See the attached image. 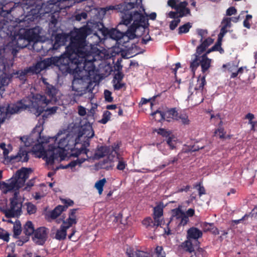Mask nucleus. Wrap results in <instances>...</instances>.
<instances>
[{"instance_id": "f257e3e1", "label": "nucleus", "mask_w": 257, "mask_h": 257, "mask_svg": "<svg viewBox=\"0 0 257 257\" xmlns=\"http://www.w3.org/2000/svg\"><path fill=\"white\" fill-rule=\"evenodd\" d=\"M92 32V29L86 25L72 33L71 36L68 34H57L55 37L54 43L49 49L57 50L70 39V44L66 47L65 52L59 57L53 58L52 63L62 72L71 73L74 75L71 86L72 92L69 96L71 99L75 102H77V99L86 92L83 79L86 74L84 73L90 74L95 68L93 63L96 59L92 46L98 45L103 39L95 33L92 38L96 41L93 44L90 43V45H88L86 38Z\"/></svg>"}, {"instance_id": "f03ea898", "label": "nucleus", "mask_w": 257, "mask_h": 257, "mask_svg": "<svg viewBox=\"0 0 257 257\" xmlns=\"http://www.w3.org/2000/svg\"><path fill=\"white\" fill-rule=\"evenodd\" d=\"M52 114L44 113L42 116V122L39 120L38 124L33 129V132L34 133L37 132L39 139L37 140L38 144H35L33 147V153L38 158H43L48 165H52L57 158V154L54 152L57 148L65 151L70 150L71 152V156L77 157V159L71 161L62 168H70L74 171L75 166H80L85 161L91 158L88 154L89 150L82 149V147H80V143L77 140L76 134L68 129L60 130L54 137L41 138V133L43 130L42 124L44 122V120Z\"/></svg>"}, {"instance_id": "7ed1b4c3", "label": "nucleus", "mask_w": 257, "mask_h": 257, "mask_svg": "<svg viewBox=\"0 0 257 257\" xmlns=\"http://www.w3.org/2000/svg\"><path fill=\"white\" fill-rule=\"evenodd\" d=\"M43 81L46 85L45 91L49 97V99L44 95H37L32 100L23 99L14 103L0 105V112H18L26 110H31V108H34L36 112H56L57 107L49 108L47 106L50 101H57L56 94L58 90L56 87L46 82L45 80Z\"/></svg>"}, {"instance_id": "20e7f679", "label": "nucleus", "mask_w": 257, "mask_h": 257, "mask_svg": "<svg viewBox=\"0 0 257 257\" xmlns=\"http://www.w3.org/2000/svg\"><path fill=\"white\" fill-rule=\"evenodd\" d=\"M132 21L133 24L124 33H122V36L117 42L119 45L123 47L121 49L128 53H131L134 47H136L135 44H130V41L136 37L137 30L141 28L145 29L148 25L146 17L143 16L138 11H134V15L124 14L122 17V21L120 24L128 26Z\"/></svg>"}, {"instance_id": "39448f33", "label": "nucleus", "mask_w": 257, "mask_h": 257, "mask_svg": "<svg viewBox=\"0 0 257 257\" xmlns=\"http://www.w3.org/2000/svg\"><path fill=\"white\" fill-rule=\"evenodd\" d=\"M141 4V0H124L123 3L118 5H110L105 8L96 9L93 6H89L88 8H85V11L86 12L92 11L93 10L99 13L101 12L103 15H105L106 12L109 10H114L117 12L121 13V19L124 14L134 15V12H130L129 11L135 8H138V5Z\"/></svg>"}, {"instance_id": "423d86ee", "label": "nucleus", "mask_w": 257, "mask_h": 257, "mask_svg": "<svg viewBox=\"0 0 257 257\" xmlns=\"http://www.w3.org/2000/svg\"><path fill=\"white\" fill-rule=\"evenodd\" d=\"M71 131L76 134L82 149L88 150L87 148L90 145L89 140L94 135L91 124L89 122H86L83 125L74 127Z\"/></svg>"}, {"instance_id": "0eeeda50", "label": "nucleus", "mask_w": 257, "mask_h": 257, "mask_svg": "<svg viewBox=\"0 0 257 257\" xmlns=\"http://www.w3.org/2000/svg\"><path fill=\"white\" fill-rule=\"evenodd\" d=\"M20 34L18 36L17 45L20 48H23L26 47L31 42H37L40 37V29L39 27H36L34 28L24 30L22 33L20 32Z\"/></svg>"}, {"instance_id": "6e6552de", "label": "nucleus", "mask_w": 257, "mask_h": 257, "mask_svg": "<svg viewBox=\"0 0 257 257\" xmlns=\"http://www.w3.org/2000/svg\"><path fill=\"white\" fill-rule=\"evenodd\" d=\"M19 192H15L13 198L11 199L10 207L4 210L7 218L18 217L22 213L23 200L18 196Z\"/></svg>"}, {"instance_id": "1a4fd4ad", "label": "nucleus", "mask_w": 257, "mask_h": 257, "mask_svg": "<svg viewBox=\"0 0 257 257\" xmlns=\"http://www.w3.org/2000/svg\"><path fill=\"white\" fill-rule=\"evenodd\" d=\"M158 114L161 120H164L170 122L174 120H177L184 124H187L189 122L187 113H151L153 118H156Z\"/></svg>"}, {"instance_id": "9d476101", "label": "nucleus", "mask_w": 257, "mask_h": 257, "mask_svg": "<svg viewBox=\"0 0 257 257\" xmlns=\"http://www.w3.org/2000/svg\"><path fill=\"white\" fill-rule=\"evenodd\" d=\"M21 188L18 184V181L14 177H12L8 180V183L2 181L0 182V189L2 191L3 193L6 194L9 192L17 190Z\"/></svg>"}, {"instance_id": "9b49d317", "label": "nucleus", "mask_w": 257, "mask_h": 257, "mask_svg": "<svg viewBox=\"0 0 257 257\" xmlns=\"http://www.w3.org/2000/svg\"><path fill=\"white\" fill-rule=\"evenodd\" d=\"M161 93L156 95L153 96L149 99H147L145 98H142L141 101L139 103L140 105L143 106L144 105H148L151 110L152 112H156L159 113L162 112L161 110H160L158 108V105L159 104L158 101L156 100V98L157 97L160 96Z\"/></svg>"}, {"instance_id": "f8f14e48", "label": "nucleus", "mask_w": 257, "mask_h": 257, "mask_svg": "<svg viewBox=\"0 0 257 257\" xmlns=\"http://www.w3.org/2000/svg\"><path fill=\"white\" fill-rule=\"evenodd\" d=\"M32 172V170L31 168H22L16 172L15 176L13 177L18 181V184L22 187Z\"/></svg>"}, {"instance_id": "ddd939ff", "label": "nucleus", "mask_w": 257, "mask_h": 257, "mask_svg": "<svg viewBox=\"0 0 257 257\" xmlns=\"http://www.w3.org/2000/svg\"><path fill=\"white\" fill-rule=\"evenodd\" d=\"M48 229L45 227L37 228L34 232V241L39 245L45 243L47 238Z\"/></svg>"}, {"instance_id": "4468645a", "label": "nucleus", "mask_w": 257, "mask_h": 257, "mask_svg": "<svg viewBox=\"0 0 257 257\" xmlns=\"http://www.w3.org/2000/svg\"><path fill=\"white\" fill-rule=\"evenodd\" d=\"M101 25L102 28L99 29V31L104 37H105L108 35L110 38L116 41L117 43L122 36V33L115 29H112L110 30H108L107 29L104 28L102 24H101Z\"/></svg>"}, {"instance_id": "2eb2a0df", "label": "nucleus", "mask_w": 257, "mask_h": 257, "mask_svg": "<svg viewBox=\"0 0 257 257\" xmlns=\"http://www.w3.org/2000/svg\"><path fill=\"white\" fill-rule=\"evenodd\" d=\"M202 232L196 227H192L187 231V239H194L196 246H199V242L198 240L199 238L202 236Z\"/></svg>"}, {"instance_id": "dca6fc26", "label": "nucleus", "mask_w": 257, "mask_h": 257, "mask_svg": "<svg viewBox=\"0 0 257 257\" xmlns=\"http://www.w3.org/2000/svg\"><path fill=\"white\" fill-rule=\"evenodd\" d=\"M163 207V205L160 204L154 208L153 218L156 221L157 226L162 225Z\"/></svg>"}, {"instance_id": "f3484780", "label": "nucleus", "mask_w": 257, "mask_h": 257, "mask_svg": "<svg viewBox=\"0 0 257 257\" xmlns=\"http://www.w3.org/2000/svg\"><path fill=\"white\" fill-rule=\"evenodd\" d=\"M28 152L23 148H21L18 154L16 156H12L10 157L11 161L27 162L29 160Z\"/></svg>"}, {"instance_id": "a211bd4d", "label": "nucleus", "mask_w": 257, "mask_h": 257, "mask_svg": "<svg viewBox=\"0 0 257 257\" xmlns=\"http://www.w3.org/2000/svg\"><path fill=\"white\" fill-rule=\"evenodd\" d=\"M188 3L186 1L181 2L177 4V6L175 10L177 11L179 14V17L182 18L184 16H187V15L190 14L189 9L186 7Z\"/></svg>"}, {"instance_id": "6ab92c4d", "label": "nucleus", "mask_w": 257, "mask_h": 257, "mask_svg": "<svg viewBox=\"0 0 257 257\" xmlns=\"http://www.w3.org/2000/svg\"><path fill=\"white\" fill-rule=\"evenodd\" d=\"M214 40L210 37L203 39L200 44L196 48L197 54H202L206 49L213 43Z\"/></svg>"}, {"instance_id": "aec40b11", "label": "nucleus", "mask_w": 257, "mask_h": 257, "mask_svg": "<svg viewBox=\"0 0 257 257\" xmlns=\"http://www.w3.org/2000/svg\"><path fill=\"white\" fill-rule=\"evenodd\" d=\"M70 227L63 222L60 228L56 231L55 238L59 240H64L66 237L67 230Z\"/></svg>"}, {"instance_id": "412c9836", "label": "nucleus", "mask_w": 257, "mask_h": 257, "mask_svg": "<svg viewBox=\"0 0 257 257\" xmlns=\"http://www.w3.org/2000/svg\"><path fill=\"white\" fill-rule=\"evenodd\" d=\"M12 75H9L6 73L0 76V94L2 95L5 91V87L9 85Z\"/></svg>"}, {"instance_id": "4be33fe9", "label": "nucleus", "mask_w": 257, "mask_h": 257, "mask_svg": "<svg viewBox=\"0 0 257 257\" xmlns=\"http://www.w3.org/2000/svg\"><path fill=\"white\" fill-rule=\"evenodd\" d=\"M78 209H72L70 210L68 218L65 220L62 219L63 222L68 225V227H71L73 224L77 223V219L76 216V212Z\"/></svg>"}, {"instance_id": "5701e85b", "label": "nucleus", "mask_w": 257, "mask_h": 257, "mask_svg": "<svg viewBox=\"0 0 257 257\" xmlns=\"http://www.w3.org/2000/svg\"><path fill=\"white\" fill-rule=\"evenodd\" d=\"M201 71L203 73L206 72L211 66V59L205 55H202L200 60Z\"/></svg>"}, {"instance_id": "b1692460", "label": "nucleus", "mask_w": 257, "mask_h": 257, "mask_svg": "<svg viewBox=\"0 0 257 257\" xmlns=\"http://www.w3.org/2000/svg\"><path fill=\"white\" fill-rule=\"evenodd\" d=\"M200 55L201 54H197V52L196 51L195 53L193 55V56L194 57V59L190 62V68L194 75L195 73L196 69L200 65Z\"/></svg>"}, {"instance_id": "393cba45", "label": "nucleus", "mask_w": 257, "mask_h": 257, "mask_svg": "<svg viewBox=\"0 0 257 257\" xmlns=\"http://www.w3.org/2000/svg\"><path fill=\"white\" fill-rule=\"evenodd\" d=\"M110 149L109 146H101L98 149L97 152L95 153V155L99 158L105 156H108L107 158H112Z\"/></svg>"}, {"instance_id": "a878e982", "label": "nucleus", "mask_w": 257, "mask_h": 257, "mask_svg": "<svg viewBox=\"0 0 257 257\" xmlns=\"http://www.w3.org/2000/svg\"><path fill=\"white\" fill-rule=\"evenodd\" d=\"M98 166L101 169L109 170L114 166L113 162L110 158H106L99 162Z\"/></svg>"}, {"instance_id": "bb28decb", "label": "nucleus", "mask_w": 257, "mask_h": 257, "mask_svg": "<svg viewBox=\"0 0 257 257\" xmlns=\"http://www.w3.org/2000/svg\"><path fill=\"white\" fill-rule=\"evenodd\" d=\"M178 160V157H173L170 158L166 162H164L163 164L162 165L158 166L156 170H154L153 171H152V172H154L157 170H160L164 168H165L166 166H168L171 164H173L177 162ZM151 171H150L149 169H146V172H151Z\"/></svg>"}, {"instance_id": "cd10ccee", "label": "nucleus", "mask_w": 257, "mask_h": 257, "mask_svg": "<svg viewBox=\"0 0 257 257\" xmlns=\"http://www.w3.org/2000/svg\"><path fill=\"white\" fill-rule=\"evenodd\" d=\"M139 10V11H138L140 14H141V15H142L144 17H146L147 19V22H148V17H149L150 19L152 20H155L156 18V17H157V14L155 12H153L152 13H151L149 15H148L146 12H145V9L144 8V7H143V5H142V0H141V4H139L138 5V8ZM148 25H147V27H146L145 28H147L148 27V25H149V23H148Z\"/></svg>"}, {"instance_id": "c85d7f7f", "label": "nucleus", "mask_w": 257, "mask_h": 257, "mask_svg": "<svg viewBox=\"0 0 257 257\" xmlns=\"http://www.w3.org/2000/svg\"><path fill=\"white\" fill-rule=\"evenodd\" d=\"M126 253L128 257H150L147 252L141 250L134 251L131 248L127 249Z\"/></svg>"}, {"instance_id": "c756f323", "label": "nucleus", "mask_w": 257, "mask_h": 257, "mask_svg": "<svg viewBox=\"0 0 257 257\" xmlns=\"http://www.w3.org/2000/svg\"><path fill=\"white\" fill-rule=\"evenodd\" d=\"M66 210V207L62 205H58L49 213V216L52 219H56L61 213Z\"/></svg>"}, {"instance_id": "7c9ffc66", "label": "nucleus", "mask_w": 257, "mask_h": 257, "mask_svg": "<svg viewBox=\"0 0 257 257\" xmlns=\"http://www.w3.org/2000/svg\"><path fill=\"white\" fill-rule=\"evenodd\" d=\"M23 232L27 236H30L34 233V227L31 221H28L26 222L24 227Z\"/></svg>"}, {"instance_id": "2f4dec72", "label": "nucleus", "mask_w": 257, "mask_h": 257, "mask_svg": "<svg viewBox=\"0 0 257 257\" xmlns=\"http://www.w3.org/2000/svg\"><path fill=\"white\" fill-rule=\"evenodd\" d=\"M116 159L118 161L116 169L119 171H123L127 166L126 161L120 155H117Z\"/></svg>"}, {"instance_id": "473e14b6", "label": "nucleus", "mask_w": 257, "mask_h": 257, "mask_svg": "<svg viewBox=\"0 0 257 257\" xmlns=\"http://www.w3.org/2000/svg\"><path fill=\"white\" fill-rule=\"evenodd\" d=\"M182 248L186 251L189 252H192L194 251V245L191 239H187V240L182 243L181 245Z\"/></svg>"}, {"instance_id": "72a5a7b5", "label": "nucleus", "mask_w": 257, "mask_h": 257, "mask_svg": "<svg viewBox=\"0 0 257 257\" xmlns=\"http://www.w3.org/2000/svg\"><path fill=\"white\" fill-rule=\"evenodd\" d=\"M206 84L205 76H203L198 77L197 82L196 85L195 89L196 90H200L202 91L203 89L204 85Z\"/></svg>"}, {"instance_id": "f704fd0d", "label": "nucleus", "mask_w": 257, "mask_h": 257, "mask_svg": "<svg viewBox=\"0 0 257 257\" xmlns=\"http://www.w3.org/2000/svg\"><path fill=\"white\" fill-rule=\"evenodd\" d=\"M25 207L26 208L28 214L31 215L36 212L37 209V207L31 202L26 203L24 205V207Z\"/></svg>"}, {"instance_id": "c9c22d12", "label": "nucleus", "mask_w": 257, "mask_h": 257, "mask_svg": "<svg viewBox=\"0 0 257 257\" xmlns=\"http://www.w3.org/2000/svg\"><path fill=\"white\" fill-rule=\"evenodd\" d=\"M192 26V24L190 22H188L180 26L178 28V34L181 35L184 33H188Z\"/></svg>"}, {"instance_id": "e433bc0d", "label": "nucleus", "mask_w": 257, "mask_h": 257, "mask_svg": "<svg viewBox=\"0 0 257 257\" xmlns=\"http://www.w3.org/2000/svg\"><path fill=\"white\" fill-rule=\"evenodd\" d=\"M143 224L146 227H157L156 221H154L151 217H147L144 219L142 221Z\"/></svg>"}, {"instance_id": "4c0bfd02", "label": "nucleus", "mask_w": 257, "mask_h": 257, "mask_svg": "<svg viewBox=\"0 0 257 257\" xmlns=\"http://www.w3.org/2000/svg\"><path fill=\"white\" fill-rule=\"evenodd\" d=\"M106 181L105 178L99 180L97 181L95 184V188L98 190V193L101 195L103 191V186L106 183Z\"/></svg>"}, {"instance_id": "58836bf2", "label": "nucleus", "mask_w": 257, "mask_h": 257, "mask_svg": "<svg viewBox=\"0 0 257 257\" xmlns=\"http://www.w3.org/2000/svg\"><path fill=\"white\" fill-rule=\"evenodd\" d=\"M221 45L222 40H220V39H217L216 42L214 45L212 47V48L214 51H218L220 54H223L224 53V51L221 47Z\"/></svg>"}, {"instance_id": "ea45409f", "label": "nucleus", "mask_w": 257, "mask_h": 257, "mask_svg": "<svg viewBox=\"0 0 257 257\" xmlns=\"http://www.w3.org/2000/svg\"><path fill=\"white\" fill-rule=\"evenodd\" d=\"M226 24L223 26L221 29H220V31L219 34L218 35V39H220V40H222V38L224 37L225 34L227 33V27L228 24L230 23V21L227 19L226 20Z\"/></svg>"}, {"instance_id": "a19ab883", "label": "nucleus", "mask_w": 257, "mask_h": 257, "mask_svg": "<svg viewBox=\"0 0 257 257\" xmlns=\"http://www.w3.org/2000/svg\"><path fill=\"white\" fill-rule=\"evenodd\" d=\"M121 66H118V71L115 73L113 80L116 81H121L124 76L123 74L121 72Z\"/></svg>"}, {"instance_id": "79ce46f5", "label": "nucleus", "mask_w": 257, "mask_h": 257, "mask_svg": "<svg viewBox=\"0 0 257 257\" xmlns=\"http://www.w3.org/2000/svg\"><path fill=\"white\" fill-rule=\"evenodd\" d=\"M184 213L180 208H176L172 210V217L176 218L177 219H179Z\"/></svg>"}, {"instance_id": "37998d69", "label": "nucleus", "mask_w": 257, "mask_h": 257, "mask_svg": "<svg viewBox=\"0 0 257 257\" xmlns=\"http://www.w3.org/2000/svg\"><path fill=\"white\" fill-rule=\"evenodd\" d=\"M110 149V151L112 156V158L114 157L115 155H120L118 153V151L119 150V146L118 144H114L111 146H109Z\"/></svg>"}, {"instance_id": "c03bdc74", "label": "nucleus", "mask_w": 257, "mask_h": 257, "mask_svg": "<svg viewBox=\"0 0 257 257\" xmlns=\"http://www.w3.org/2000/svg\"><path fill=\"white\" fill-rule=\"evenodd\" d=\"M112 82L113 83V88L115 90H119L125 86V84L121 82V81H116L115 80H112Z\"/></svg>"}, {"instance_id": "a18cd8bd", "label": "nucleus", "mask_w": 257, "mask_h": 257, "mask_svg": "<svg viewBox=\"0 0 257 257\" xmlns=\"http://www.w3.org/2000/svg\"><path fill=\"white\" fill-rule=\"evenodd\" d=\"M156 132L159 135L163 136V137H166L167 139L169 137H171V132L167 131L164 128H159V130H156Z\"/></svg>"}, {"instance_id": "49530a36", "label": "nucleus", "mask_w": 257, "mask_h": 257, "mask_svg": "<svg viewBox=\"0 0 257 257\" xmlns=\"http://www.w3.org/2000/svg\"><path fill=\"white\" fill-rule=\"evenodd\" d=\"M61 201L64 205L63 207H66V210L69 206H72L74 204V201L70 199H61Z\"/></svg>"}, {"instance_id": "de8ad7c7", "label": "nucleus", "mask_w": 257, "mask_h": 257, "mask_svg": "<svg viewBox=\"0 0 257 257\" xmlns=\"http://www.w3.org/2000/svg\"><path fill=\"white\" fill-rule=\"evenodd\" d=\"M87 17V14L85 12L77 14L75 15V20L77 21H80L82 20H85Z\"/></svg>"}, {"instance_id": "09e8293b", "label": "nucleus", "mask_w": 257, "mask_h": 257, "mask_svg": "<svg viewBox=\"0 0 257 257\" xmlns=\"http://www.w3.org/2000/svg\"><path fill=\"white\" fill-rule=\"evenodd\" d=\"M225 133L224 129L220 127L215 131L214 136L216 137H218L220 139H223L224 138Z\"/></svg>"}, {"instance_id": "8fccbe9b", "label": "nucleus", "mask_w": 257, "mask_h": 257, "mask_svg": "<svg viewBox=\"0 0 257 257\" xmlns=\"http://www.w3.org/2000/svg\"><path fill=\"white\" fill-rule=\"evenodd\" d=\"M197 34L201 37L200 42H202V40L207 36L208 32L207 30H203L201 29H198L197 30Z\"/></svg>"}, {"instance_id": "3c124183", "label": "nucleus", "mask_w": 257, "mask_h": 257, "mask_svg": "<svg viewBox=\"0 0 257 257\" xmlns=\"http://www.w3.org/2000/svg\"><path fill=\"white\" fill-rule=\"evenodd\" d=\"M179 220H180L179 225L182 226L186 225L189 220V218L185 213Z\"/></svg>"}, {"instance_id": "603ef678", "label": "nucleus", "mask_w": 257, "mask_h": 257, "mask_svg": "<svg viewBox=\"0 0 257 257\" xmlns=\"http://www.w3.org/2000/svg\"><path fill=\"white\" fill-rule=\"evenodd\" d=\"M180 22V19H175L172 21H171L170 25H169V28L170 30H175L176 27L178 26V24Z\"/></svg>"}, {"instance_id": "864d4df0", "label": "nucleus", "mask_w": 257, "mask_h": 257, "mask_svg": "<svg viewBox=\"0 0 257 257\" xmlns=\"http://www.w3.org/2000/svg\"><path fill=\"white\" fill-rule=\"evenodd\" d=\"M111 113H103L102 118L98 121L102 124H105L110 118Z\"/></svg>"}, {"instance_id": "5fc2aeb1", "label": "nucleus", "mask_w": 257, "mask_h": 257, "mask_svg": "<svg viewBox=\"0 0 257 257\" xmlns=\"http://www.w3.org/2000/svg\"><path fill=\"white\" fill-rule=\"evenodd\" d=\"M20 139L24 142V145L26 147L31 146V143L32 142V139L30 137L23 136L21 137Z\"/></svg>"}, {"instance_id": "6e6d98bb", "label": "nucleus", "mask_w": 257, "mask_h": 257, "mask_svg": "<svg viewBox=\"0 0 257 257\" xmlns=\"http://www.w3.org/2000/svg\"><path fill=\"white\" fill-rule=\"evenodd\" d=\"M163 248L161 246H157L155 249V252L157 257H165V252H163Z\"/></svg>"}, {"instance_id": "4d7b16f0", "label": "nucleus", "mask_w": 257, "mask_h": 257, "mask_svg": "<svg viewBox=\"0 0 257 257\" xmlns=\"http://www.w3.org/2000/svg\"><path fill=\"white\" fill-rule=\"evenodd\" d=\"M194 187L195 188L198 187V190L199 196H201L202 195L205 194V193H206L205 189L203 186L201 185L200 183L196 184Z\"/></svg>"}, {"instance_id": "13d9d810", "label": "nucleus", "mask_w": 257, "mask_h": 257, "mask_svg": "<svg viewBox=\"0 0 257 257\" xmlns=\"http://www.w3.org/2000/svg\"><path fill=\"white\" fill-rule=\"evenodd\" d=\"M41 64V63H38L36 65V66L30 67L29 71L32 72L33 73L39 72L42 70V68H40V67Z\"/></svg>"}, {"instance_id": "bf43d9fd", "label": "nucleus", "mask_w": 257, "mask_h": 257, "mask_svg": "<svg viewBox=\"0 0 257 257\" xmlns=\"http://www.w3.org/2000/svg\"><path fill=\"white\" fill-rule=\"evenodd\" d=\"M104 94L105 99L107 101L110 102L113 100V98L111 97V92L110 91L105 90Z\"/></svg>"}, {"instance_id": "052dcab7", "label": "nucleus", "mask_w": 257, "mask_h": 257, "mask_svg": "<svg viewBox=\"0 0 257 257\" xmlns=\"http://www.w3.org/2000/svg\"><path fill=\"white\" fill-rule=\"evenodd\" d=\"M237 13V10L234 7H229L227 9L226 11V15L227 16H231L232 15H235Z\"/></svg>"}, {"instance_id": "680f3d73", "label": "nucleus", "mask_w": 257, "mask_h": 257, "mask_svg": "<svg viewBox=\"0 0 257 257\" xmlns=\"http://www.w3.org/2000/svg\"><path fill=\"white\" fill-rule=\"evenodd\" d=\"M22 232L21 227L19 225H16L14 226V234L15 236L19 235Z\"/></svg>"}, {"instance_id": "e2e57ef3", "label": "nucleus", "mask_w": 257, "mask_h": 257, "mask_svg": "<svg viewBox=\"0 0 257 257\" xmlns=\"http://www.w3.org/2000/svg\"><path fill=\"white\" fill-rule=\"evenodd\" d=\"M166 142L168 146L170 147L171 150H173L175 148L174 142L173 141V139L171 137H169L167 139Z\"/></svg>"}, {"instance_id": "0e129e2a", "label": "nucleus", "mask_w": 257, "mask_h": 257, "mask_svg": "<svg viewBox=\"0 0 257 257\" xmlns=\"http://www.w3.org/2000/svg\"><path fill=\"white\" fill-rule=\"evenodd\" d=\"M168 16L171 19H179V14L176 11V12L171 11L168 14Z\"/></svg>"}, {"instance_id": "69168bd1", "label": "nucleus", "mask_w": 257, "mask_h": 257, "mask_svg": "<svg viewBox=\"0 0 257 257\" xmlns=\"http://www.w3.org/2000/svg\"><path fill=\"white\" fill-rule=\"evenodd\" d=\"M213 223H209L205 222L203 224V228L204 231H210L211 228L213 226Z\"/></svg>"}, {"instance_id": "338daca9", "label": "nucleus", "mask_w": 257, "mask_h": 257, "mask_svg": "<svg viewBox=\"0 0 257 257\" xmlns=\"http://www.w3.org/2000/svg\"><path fill=\"white\" fill-rule=\"evenodd\" d=\"M185 213L188 216V218L189 217H192L194 216L195 214V210L193 208H189L186 211V212Z\"/></svg>"}, {"instance_id": "774afa93", "label": "nucleus", "mask_w": 257, "mask_h": 257, "mask_svg": "<svg viewBox=\"0 0 257 257\" xmlns=\"http://www.w3.org/2000/svg\"><path fill=\"white\" fill-rule=\"evenodd\" d=\"M168 6L171 7L172 9H174L175 10L177 6V4H176V0H168Z\"/></svg>"}]
</instances>
